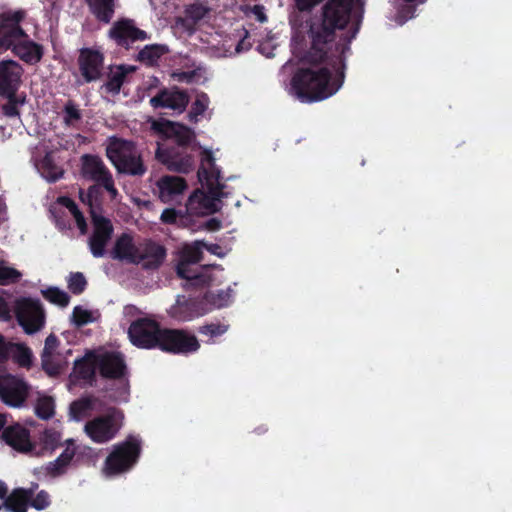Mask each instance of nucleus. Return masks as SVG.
<instances>
[{
  "mask_svg": "<svg viewBox=\"0 0 512 512\" xmlns=\"http://www.w3.org/2000/svg\"><path fill=\"white\" fill-rule=\"evenodd\" d=\"M206 228L209 231H217L221 228V221L217 218H211L206 222Z\"/></svg>",
  "mask_w": 512,
  "mask_h": 512,
  "instance_id": "nucleus-54",
  "label": "nucleus"
},
{
  "mask_svg": "<svg viewBox=\"0 0 512 512\" xmlns=\"http://www.w3.org/2000/svg\"><path fill=\"white\" fill-rule=\"evenodd\" d=\"M98 316L99 315H98L97 311H91L82 306H76L73 309L72 322L76 326H83L88 323H92V322L96 321Z\"/></svg>",
  "mask_w": 512,
  "mask_h": 512,
  "instance_id": "nucleus-40",
  "label": "nucleus"
},
{
  "mask_svg": "<svg viewBox=\"0 0 512 512\" xmlns=\"http://www.w3.org/2000/svg\"><path fill=\"white\" fill-rule=\"evenodd\" d=\"M93 233L89 238V248L92 255L100 258L105 254V247L113 234V226L110 219L91 211Z\"/></svg>",
  "mask_w": 512,
  "mask_h": 512,
  "instance_id": "nucleus-15",
  "label": "nucleus"
},
{
  "mask_svg": "<svg viewBox=\"0 0 512 512\" xmlns=\"http://www.w3.org/2000/svg\"><path fill=\"white\" fill-rule=\"evenodd\" d=\"M203 258V252L197 245L186 247L181 254V261L196 265Z\"/></svg>",
  "mask_w": 512,
  "mask_h": 512,
  "instance_id": "nucleus-44",
  "label": "nucleus"
},
{
  "mask_svg": "<svg viewBox=\"0 0 512 512\" xmlns=\"http://www.w3.org/2000/svg\"><path fill=\"white\" fill-rule=\"evenodd\" d=\"M35 413L43 420L53 417L55 413L54 399L47 395H39L35 404Z\"/></svg>",
  "mask_w": 512,
  "mask_h": 512,
  "instance_id": "nucleus-35",
  "label": "nucleus"
},
{
  "mask_svg": "<svg viewBox=\"0 0 512 512\" xmlns=\"http://www.w3.org/2000/svg\"><path fill=\"white\" fill-rule=\"evenodd\" d=\"M4 441L15 450L33 455L36 445L30 441L29 431L20 425L7 427L3 431Z\"/></svg>",
  "mask_w": 512,
  "mask_h": 512,
  "instance_id": "nucleus-22",
  "label": "nucleus"
},
{
  "mask_svg": "<svg viewBox=\"0 0 512 512\" xmlns=\"http://www.w3.org/2000/svg\"><path fill=\"white\" fill-rule=\"evenodd\" d=\"M60 203L64 205L73 215L81 234H86L87 223L83 213L79 210L78 205L75 203V201L69 197L64 196L60 198Z\"/></svg>",
  "mask_w": 512,
  "mask_h": 512,
  "instance_id": "nucleus-37",
  "label": "nucleus"
},
{
  "mask_svg": "<svg viewBox=\"0 0 512 512\" xmlns=\"http://www.w3.org/2000/svg\"><path fill=\"white\" fill-rule=\"evenodd\" d=\"M207 250H208L210 253L214 254V255L222 256V252H221L222 248H221V246H220V245H218V244H211V245H209V246L207 247Z\"/></svg>",
  "mask_w": 512,
  "mask_h": 512,
  "instance_id": "nucleus-56",
  "label": "nucleus"
},
{
  "mask_svg": "<svg viewBox=\"0 0 512 512\" xmlns=\"http://www.w3.org/2000/svg\"><path fill=\"white\" fill-rule=\"evenodd\" d=\"M13 301H8L0 295V320L8 321L12 318Z\"/></svg>",
  "mask_w": 512,
  "mask_h": 512,
  "instance_id": "nucleus-48",
  "label": "nucleus"
},
{
  "mask_svg": "<svg viewBox=\"0 0 512 512\" xmlns=\"http://www.w3.org/2000/svg\"><path fill=\"white\" fill-rule=\"evenodd\" d=\"M123 418V413L119 409L109 408L105 414L86 422L84 432L95 443H107L120 431Z\"/></svg>",
  "mask_w": 512,
  "mask_h": 512,
  "instance_id": "nucleus-8",
  "label": "nucleus"
},
{
  "mask_svg": "<svg viewBox=\"0 0 512 512\" xmlns=\"http://www.w3.org/2000/svg\"><path fill=\"white\" fill-rule=\"evenodd\" d=\"M189 103V96L187 92L178 88L167 89L163 88L150 99V104L153 108H168L172 110L184 111Z\"/></svg>",
  "mask_w": 512,
  "mask_h": 512,
  "instance_id": "nucleus-18",
  "label": "nucleus"
},
{
  "mask_svg": "<svg viewBox=\"0 0 512 512\" xmlns=\"http://www.w3.org/2000/svg\"><path fill=\"white\" fill-rule=\"evenodd\" d=\"M108 36L118 46L129 49L137 41H145L149 38L148 34L135 25V21L130 18H121L115 21L108 31Z\"/></svg>",
  "mask_w": 512,
  "mask_h": 512,
  "instance_id": "nucleus-14",
  "label": "nucleus"
},
{
  "mask_svg": "<svg viewBox=\"0 0 512 512\" xmlns=\"http://www.w3.org/2000/svg\"><path fill=\"white\" fill-rule=\"evenodd\" d=\"M251 13L255 16L256 20L260 23H264L267 21V15L265 14L264 6L262 5H254L251 8Z\"/></svg>",
  "mask_w": 512,
  "mask_h": 512,
  "instance_id": "nucleus-52",
  "label": "nucleus"
},
{
  "mask_svg": "<svg viewBox=\"0 0 512 512\" xmlns=\"http://www.w3.org/2000/svg\"><path fill=\"white\" fill-rule=\"evenodd\" d=\"M22 278V273L13 267L6 266L0 262V285L8 286L17 284Z\"/></svg>",
  "mask_w": 512,
  "mask_h": 512,
  "instance_id": "nucleus-41",
  "label": "nucleus"
},
{
  "mask_svg": "<svg viewBox=\"0 0 512 512\" xmlns=\"http://www.w3.org/2000/svg\"><path fill=\"white\" fill-rule=\"evenodd\" d=\"M229 329V325L221 322H211L199 327V333L209 338L208 343H213L214 339L224 335Z\"/></svg>",
  "mask_w": 512,
  "mask_h": 512,
  "instance_id": "nucleus-38",
  "label": "nucleus"
},
{
  "mask_svg": "<svg viewBox=\"0 0 512 512\" xmlns=\"http://www.w3.org/2000/svg\"><path fill=\"white\" fill-rule=\"evenodd\" d=\"M87 284L86 278L81 272L71 273L68 280L67 288H85Z\"/></svg>",
  "mask_w": 512,
  "mask_h": 512,
  "instance_id": "nucleus-50",
  "label": "nucleus"
},
{
  "mask_svg": "<svg viewBox=\"0 0 512 512\" xmlns=\"http://www.w3.org/2000/svg\"><path fill=\"white\" fill-rule=\"evenodd\" d=\"M30 503L37 510L45 509L50 504L49 495L45 491H40L35 497H32Z\"/></svg>",
  "mask_w": 512,
  "mask_h": 512,
  "instance_id": "nucleus-49",
  "label": "nucleus"
},
{
  "mask_svg": "<svg viewBox=\"0 0 512 512\" xmlns=\"http://www.w3.org/2000/svg\"><path fill=\"white\" fill-rule=\"evenodd\" d=\"M7 494H8V487L5 482L0 480V499H3L5 502L6 498L9 496Z\"/></svg>",
  "mask_w": 512,
  "mask_h": 512,
  "instance_id": "nucleus-57",
  "label": "nucleus"
},
{
  "mask_svg": "<svg viewBox=\"0 0 512 512\" xmlns=\"http://www.w3.org/2000/svg\"><path fill=\"white\" fill-rule=\"evenodd\" d=\"M41 174L49 182H56L62 178L64 170L55 164L51 156L46 155L41 161Z\"/></svg>",
  "mask_w": 512,
  "mask_h": 512,
  "instance_id": "nucleus-34",
  "label": "nucleus"
},
{
  "mask_svg": "<svg viewBox=\"0 0 512 512\" xmlns=\"http://www.w3.org/2000/svg\"><path fill=\"white\" fill-rule=\"evenodd\" d=\"M81 161L83 177L103 187L111 198H115L118 195V190L115 187L112 173L102 159L97 155L85 154Z\"/></svg>",
  "mask_w": 512,
  "mask_h": 512,
  "instance_id": "nucleus-11",
  "label": "nucleus"
},
{
  "mask_svg": "<svg viewBox=\"0 0 512 512\" xmlns=\"http://www.w3.org/2000/svg\"><path fill=\"white\" fill-rule=\"evenodd\" d=\"M99 185H92L88 188L87 190V194H86V199L89 203V205H92V199L93 198H96L98 193H99Z\"/></svg>",
  "mask_w": 512,
  "mask_h": 512,
  "instance_id": "nucleus-53",
  "label": "nucleus"
},
{
  "mask_svg": "<svg viewBox=\"0 0 512 512\" xmlns=\"http://www.w3.org/2000/svg\"><path fill=\"white\" fill-rule=\"evenodd\" d=\"M99 402L94 397H83L71 403L69 418L72 421H81L89 417L92 412L98 411Z\"/></svg>",
  "mask_w": 512,
  "mask_h": 512,
  "instance_id": "nucleus-31",
  "label": "nucleus"
},
{
  "mask_svg": "<svg viewBox=\"0 0 512 512\" xmlns=\"http://www.w3.org/2000/svg\"><path fill=\"white\" fill-rule=\"evenodd\" d=\"M198 180L206 185L208 193L197 191L191 195L187 202V210L195 214L209 215L221 209L220 202L228 193L224 191V184L219 183L220 170L215 165L213 153L204 150L201 156V164L197 171Z\"/></svg>",
  "mask_w": 512,
  "mask_h": 512,
  "instance_id": "nucleus-5",
  "label": "nucleus"
},
{
  "mask_svg": "<svg viewBox=\"0 0 512 512\" xmlns=\"http://www.w3.org/2000/svg\"><path fill=\"white\" fill-rule=\"evenodd\" d=\"M76 454V446L73 439L65 441V448L62 453L53 461L40 468V472L48 477L56 478L65 474Z\"/></svg>",
  "mask_w": 512,
  "mask_h": 512,
  "instance_id": "nucleus-19",
  "label": "nucleus"
},
{
  "mask_svg": "<svg viewBox=\"0 0 512 512\" xmlns=\"http://www.w3.org/2000/svg\"><path fill=\"white\" fill-rule=\"evenodd\" d=\"M209 102V97L206 93L201 92L198 94L189 111V120L195 123L198 122V117L207 110Z\"/></svg>",
  "mask_w": 512,
  "mask_h": 512,
  "instance_id": "nucleus-39",
  "label": "nucleus"
},
{
  "mask_svg": "<svg viewBox=\"0 0 512 512\" xmlns=\"http://www.w3.org/2000/svg\"><path fill=\"white\" fill-rule=\"evenodd\" d=\"M97 370L102 377L112 381L108 390L110 399L115 402H127L130 387L122 355L106 350L90 352L82 359L75 361L72 377L91 385Z\"/></svg>",
  "mask_w": 512,
  "mask_h": 512,
  "instance_id": "nucleus-3",
  "label": "nucleus"
},
{
  "mask_svg": "<svg viewBox=\"0 0 512 512\" xmlns=\"http://www.w3.org/2000/svg\"><path fill=\"white\" fill-rule=\"evenodd\" d=\"M37 488L38 485L34 484L29 489H14L6 498V501L4 502L5 507L12 512H27V506L32 500Z\"/></svg>",
  "mask_w": 512,
  "mask_h": 512,
  "instance_id": "nucleus-28",
  "label": "nucleus"
},
{
  "mask_svg": "<svg viewBox=\"0 0 512 512\" xmlns=\"http://www.w3.org/2000/svg\"><path fill=\"white\" fill-rule=\"evenodd\" d=\"M207 13L208 9L200 3L189 5L185 11L186 17L192 20L194 24L203 19Z\"/></svg>",
  "mask_w": 512,
  "mask_h": 512,
  "instance_id": "nucleus-46",
  "label": "nucleus"
},
{
  "mask_svg": "<svg viewBox=\"0 0 512 512\" xmlns=\"http://www.w3.org/2000/svg\"><path fill=\"white\" fill-rule=\"evenodd\" d=\"M61 440L60 431L54 428L45 429L38 438V444H35L33 455H51L60 446Z\"/></svg>",
  "mask_w": 512,
  "mask_h": 512,
  "instance_id": "nucleus-29",
  "label": "nucleus"
},
{
  "mask_svg": "<svg viewBox=\"0 0 512 512\" xmlns=\"http://www.w3.org/2000/svg\"><path fill=\"white\" fill-rule=\"evenodd\" d=\"M8 343L9 342H6L4 337L0 334V362L5 361V353L8 348Z\"/></svg>",
  "mask_w": 512,
  "mask_h": 512,
  "instance_id": "nucleus-55",
  "label": "nucleus"
},
{
  "mask_svg": "<svg viewBox=\"0 0 512 512\" xmlns=\"http://www.w3.org/2000/svg\"><path fill=\"white\" fill-rule=\"evenodd\" d=\"M6 350L5 360L12 358L21 367H29L32 364V351L25 344L9 342Z\"/></svg>",
  "mask_w": 512,
  "mask_h": 512,
  "instance_id": "nucleus-32",
  "label": "nucleus"
},
{
  "mask_svg": "<svg viewBox=\"0 0 512 512\" xmlns=\"http://www.w3.org/2000/svg\"><path fill=\"white\" fill-rule=\"evenodd\" d=\"M12 53L29 65L39 63L44 55L43 45L34 42L26 34L12 49Z\"/></svg>",
  "mask_w": 512,
  "mask_h": 512,
  "instance_id": "nucleus-23",
  "label": "nucleus"
},
{
  "mask_svg": "<svg viewBox=\"0 0 512 512\" xmlns=\"http://www.w3.org/2000/svg\"><path fill=\"white\" fill-rule=\"evenodd\" d=\"M133 309H134L133 306H127V307H125V312L130 313Z\"/></svg>",
  "mask_w": 512,
  "mask_h": 512,
  "instance_id": "nucleus-59",
  "label": "nucleus"
},
{
  "mask_svg": "<svg viewBox=\"0 0 512 512\" xmlns=\"http://www.w3.org/2000/svg\"><path fill=\"white\" fill-rule=\"evenodd\" d=\"M42 293L46 300L62 308L70 302V296L64 290H42Z\"/></svg>",
  "mask_w": 512,
  "mask_h": 512,
  "instance_id": "nucleus-43",
  "label": "nucleus"
},
{
  "mask_svg": "<svg viewBox=\"0 0 512 512\" xmlns=\"http://www.w3.org/2000/svg\"><path fill=\"white\" fill-rule=\"evenodd\" d=\"M170 314L180 321H190L206 314L202 303V290H191L188 294L179 295L170 308Z\"/></svg>",
  "mask_w": 512,
  "mask_h": 512,
  "instance_id": "nucleus-13",
  "label": "nucleus"
},
{
  "mask_svg": "<svg viewBox=\"0 0 512 512\" xmlns=\"http://www.w3.org/2000/svg\"><path fill=\"white\" fill-rule=\"evenodd\" d=\"M324 0H294L300 12L311 11ZM365 0H326L293 36L301 45L302 61L290 80L289 93L302 103L320 102L335 95L345 80L346 53L360 31Z\"/></svg>",
  "mask_w": 512,
  "mask_h": 512,
  "instance_id": "nucleus-1",
  "label": "nucleus"
},
{
  "mask_svg": "<svg viewBox=\"0 0 512 512\" xmlns=\"http://www.w3.org/2000/svg\"><path fill=\"white\" fill-rule=\"evenodd\" d=\"M58 344L57 337L50 334L45 340L41 355L42 367L51 376L58 374L62 368L60 356L56 353Z\"/></svg>",
  "mask_w": 512,
  "mask_h": 512,
  "instance_id": "nucleus-24",
  "label": "nucleus"
},
{
  "mask_svg": "<svg viewBox=\"0 0 512 512\" xmlns=\"http://www.w3.org/2000/svg\"><path fill=\"white\" fill-rule=\"evenodd\" d=\"M23 72L22 66L14 60L0 61V95L18 92Z\"/></svg>",
  "mask_w": 512,
  "mask_h": 512,
  "instance_id": "nucleus-17",
  "label": "nucleus"
},
{
  "mask_svg": "<svg viewBox=\"0 0 512 512\" xmlns=\"http://www.w3.org/2000/svg\"><path fill=\"white\" fill-rule=\"evenodd\" d=\"M106 156L121 174L142 177L147 172V167L133 141L111 137L106 147Z\"/></svg>",
  "mask_w": 512,
  "mask_h": 512,
  "instance_id": "nucleus-6",
  "label": "nucleus"
},
{
  "mask_svg": "<svg viewBox=\"0 0 512 512\" xmlns=\"http://www.w3.org/2000/svg\"><path fill=\"white\" fill-rule=\"evenodd\" d=\"M26 12L22 9L5 11L0 14V54L11 50L23 37H26L21 22Z\"/></svg>",
  "mask_w": 512,
  "mask_h": 512,
  "instance_id": "nucleus-10",
  "label": "nucleus"
},
{
  "mask_svg": "<svg viewBox=\"0 0 512 512\" xmlns=\"http://www.w3.org/2000/svg\"><path fill=\"white\" fill-rule=\"evenodd\" d=\"M139 248L134 244L133 237L127 233L120 235L113 247L112 257L120 261L137 264Z\"/></svg>",
  "mask_w": 512,
  "mask_h": 512,
  "instance_id": "nucleus-25",
  "label": "nucleus"
},
{
  "mask_svg": "<svg viewBox=\"0 0 512 512\" xmlns=\"http://www.w3.org/2000/svg\"><path fill=\"white\" fill-rule=\"evenodd\" d=\"M6 98V102L2 105L1 110L5 117L15 118L20 117V108L26 102V96L13 92L11 95H0Z\"/></svg>",
  "mask_w": 512,
  "mask_h": 512,
  "instance_id": "nucleus-33",
  "label": "nucleus"
},
{
  "mask_svg": "<svg viewBox=\"0 0 512 512\" xmlns=\"http://www.w3.org/2000/svg\"><path fill=\"white\" fill-rule=\"evenodd\" d=\"M167 52V48L164 45L152 44L146 45L139 51L138 59L142 62L153 64Z\"/></svg>",
  "mask_w": 512,
  "mask_h": 512,
  "instance_id": "nucleus-36",
  "label": "nucleus"
},
{
  "mask_svg": "<svg viewBox=\"0 0 512 512\" xmlns=\"http://www.w3.org/2000/svg\"><path fill=\"white\" fill-rule=\"evenodd\" d=\"M193 266L194 265L190 263L180 260L176 266L177 276L185 280H197L199 278V273L195 268H193Z\"/></svg>",
  "mask_w": 512,
  "mask_h": 512,
  "instance_id": "nucleus-45",
  "label": "nucleus"
},
{
  "mask_svg": "<svg viewBox=\"0 0 512 512\" xmlns=\"http://www.w3.org/2000/svg\"><path fill=\"white\" fill-rule=\"evenodd\" d=\"M128 336L132 344L139 348L157 347L175 354L194 353L200 348L195 335L184 330L161 329L155 320L148 317L132 322Z\"/></svg>",
  "mask_w": 512,
  "mask_h": 512,
  "instance_id": "nucleus-4",
  "label": "nucleus"
},
{
  "mask_svg": "<svg viewBox=\"0 0 512 512\" xmlns=\"http://www.w3.org/2000/svg\"><path fill=\"white\" fill-rule=\"evenodd\" d=\"M13 313L18 324L28 335L39 332L45 326V312L38 300L32 298L13 300Z\"/></svg>",
  "mask_w": 512,
  "mask_h": 512,
  "instance_id": "nucleus-9",
  "label": "nucleus"
},
{
  "mask_svg": "<svg viewBox=\"0 0 512 512\" xmlns=\"http://www.w3.org/2000/svg\"><path fill=\"white\" fill-rule=\"evenodd\" d=\"M152 129L161 134L165 141L157 143L156 159L169 171L187 174L194 168L196 151L194 131L179 123L159 120L152 123Z\"/></svg>",
  "mask_w": 512,
  "mask_h": 512,
  "instance_id": "nucleus-2",
  "label": "nucleus"
},
{
  "mask_svg": "<svg viewBox=\"0 0 512 512\" xmlns=\"http://www.w3.org/2000/svg\"><path fill=\"white\" fill-rule=\"evenodd\" d=\"M133 66L121 64L111 70L107 76V80L100 87V90L107 94L116 96L120 93L123 84L126 82L128 74L134 72Z\"/></svg>",
  "mask_w": 512,
  "mask_h": 512,
  "instance_id": "nucleus-26",
  "label": "nucleus"
},
{
  "mask_svg": "<svg viewBox=\"0 0 512 512\" xmlns=\"http://www.w3.org/2000/svg\"><path fill=\"white\" fill-rule=\"evenodd\" d=\"M104 55L95 48L84 47L79 50L77 65L82 83H92L99 80L103 75Z\"/></svg>",
  "mask_w": 512,
  "mask_h": 512,
  "instance_id": "nucleus-12",
  "label": "nucleus"
},
{
  "mask_svg": "<svg viewBox=\"0 0 512 512\" xmlns=\"http://www.w3.org/2000/svg\"><path fill=\"white\" fill-rule=\"evenodd\" d=\"M28 395V385L10 374H0V398L12 407H20Z\"/></svg>",
  "mask_w": 512,
  "mask_h": 512,
  "instance_id": "nucleus-16",
  "label": "nucleus"
},
{
  "mask_svg": "<svg viewBox=\"0 0 512 512\" xmlns=\"http://www.w3.org/2000/svg\"><path fill=\"white\" fill-rule=\"evenodd\" d=\"M141 452V439L130 435L127 439L114 446L105 461L104 473L114 476L126 472L137 462Z\"/></svg>",
  "mask_w": 512,
  "mask_h": 512,
  "instance_id": "nucleus-7",
  "label": "nucleus"
},
{
  "mask_svg": "<svg viewBox=\"0 0 512 512\" xmlns=\"http://www.w3.org/2000/svg\"><path fill=\"white\" fill-rule=\"evenodd\" d=\"M180 213L174 208H166L161 214V221L165 224H174L177 222Z\"/></svg>",
  "mask_w": 512,
  "mask_h": 512,
  "instance_id": "nucleus-51",
  "label": "nucleus"
},
{
  "mask_svg": "<svg viewBox=\"0 0 512 512\" xmlns=\"http://www.w3.org/2000/svg\"><path fill=\"white\" fill-rule=\"evenodd\" d=\"M416 11L413 3H406L400 7L397 13V20L400 24L405 23L407 20L414 17Z\"/></svg>",
  "mask_w": 512,
  "mask_h": 512,
  "instance_id": "nucleus-47",
  "label": "nucleus"
},
{
  "mask_svg": "<svg viewBox=\"0 0 512 512\" xmlns=\"http://www.w3.org/2000/svg\"><path fill=\"white\" fill-rule=\"evenodd\" d=\"M158 197L163 203L173 201L187 189V182L180 176L164 175L156 182Z\"/></svg>",
  "mask_w": 512,
  "mask_h": 512,
  "instance_id": "nucleus-21",
  "label": "nucleus"
},
{
  "mask_svg": "<svg viewBox=\"0 0 512 512\" xmlns=\"http://www.w3.org/2000/svg\"><path fill=\"white\" fill-rule=\"evenodd\" d=\"M89 12L103 24H109L116 12L118 0H84Z\"/></svg>",
  "mask_w": 512,
  "mask_h": 512,
  "instance_id": "nucleus-27",
  "label": "nucleus"
},
{
  "mask_svg": "<svg viewBox=\"0 0 512 512\" xmlns=\"http://www.w3.org/2000/svg\"><path fill=\"white\" fill-rule=\"evenodd\" d=\"M167 256L166 248L153 241L147 240L139 247V255L137 256V264L143 263L145 269H158Z\"/></svg>",
  "mask_w": 512,
  "mask_h": 512,
  "instance_id": "nucleus-20",
  "label": "nucleus"
},
{
  "mask_svg": "<svg viewBox=\"0 0 512 512\" xmlns=\"http://www.w3.org/2000/svg\"><path fill=\"white\" fill-rule=\"evenodd\" d=\"M234 299L231 290H205L202 291V303L206 313L213 309H220L232 303Z\"/></svg>",
  "mask_w": 512,
  "mask_h": 512,
  "instance_id": "nucleus-30",
  "label": "nucleus"
},
{
  "mask_svg": "<svg viewBox=\"0 0 512 512\" xmlns=\"http://www.w3.org/2000/svg\"><path fill=\"white\" fill-rule=\"evenodd\" d=\"M82 119V112L78 105L73 101L69 100L63 107V122L67 126H71L74 123Z\"/></svg>",
  "mask_w": 512,
  "mask_h": 512,
  "instance_id": "nucleus-42",
  "label": "nucleus"
},
{
  "mask_svg": "<svg viewBox=\"0 0 512 512\" xmlns=\"http://www.w3.org/2000/svg\"><path fill=\"white\" fill-rule=\"evenodd\" d=\"M5 418L2 414H0V431L3 429L4 425H5Z\"/></svg>",
  "mask_w": 512,
  "mask_h": 512,
  "instance_id": "nucleus-58",
  "label": "nucleus"
}]
</instances>
